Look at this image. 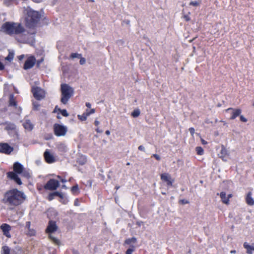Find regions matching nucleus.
I'll list each match as a JSON object with an SVG mask.
<instances>
[{"mask_svg":"<svg viewBox=\"0 0 254 254\" xmlns=\"http://www.w3.org/2000/svg\"><path fill=\"white\" fill-rule=\"evenodd\" d=\"M57 229V226L56 223L54 221H50L46 229V232L48 233H51L56 231Z\"/></svg>","mask_w":254,"mask_h":254,"instance_id":"14","label":"nucleus"},{"mask_svg":"<svg viewBox=\"0 0 254 254\" xmlns=\"http://www.w3.org/2000/svg\"><path fill=\"white\" fill-rule=\"evenodd\" d=\"M33 109L35 110H38L40 108L39 104L37 102H34L33 103Z\"/></svg>","mask_w":254,"mask_h":254,"instance_id":"35","label":"nucleus"},{"mask_svg":"<svg viewBox=\"0 0 254 254\" xmlns=\"http://www.w3.org/2000/svg\"><path fill=\"white\" fill-rule=\"evenodd\" d=\"M62 188H64V189H66V188H66V186H65V185H63V186H62Z\"/></svg>","mask_w":254,"mask_h":254,"instance_id":"61","label":"nucleus"},{"mask_svg":"<svg viewBox=\"0 0 254 254\" xmlns=\"http://www.w3.org/2000/svg\"><path fill=\"white\" fill-rule=\"evenodd\" d=\"M62 115L64 117H67L68 116L69 114L67 112L66 110H60Z\"/></svg>","mask_w":254,"mask_h":254,"instance_id":"37","label":"nucleus"},{"mask_svg":"<svg viewBox=\"0 0 254 254\" xmlns=\"http://www.w3.org/2000/svg\"><path fill=\"white\" fill-rule=\"evenodd\" d=\"M61 90L62 93L61 101L63 104H66L73 95L74 90L67 84H62Z\"/></svg>","mask_w":254,"mask_h":254,"instance_id":"4","label":"nucleus"},{"mask_svg":"<svg viewBox=\"0 0 254 254\" xmlns=\"http://www.w3.org/2000/svg\"><path fill=\"white\" fill-rule=\"evenodd\" d=\"M196 151L197 154L199 155H201L203 153V149L200 146L196 147Z\"/></svg>","mask_w":254,"mask_h":254,"instance_id":"29","label":"nucleus"},{"mask_svg":"<svg viewBox=\"0 0 254 254\" xmlns=\"http://www.w3.org/2000/svg\"><path fill=\"white\" fill-rule=\"evenodd\" d=\"M57 178H58V179H60L61 180V179H62V178H61V176H57Z\"/></svg>","mask_w":254,"mask_h":254,"instance_id":"62","label":"nucleus"},{"mask_svg":"<svg viewBox=\"0 0 254 254\" xmlns=\"http://www.w3.org/2000/svg\"><path fill=\"white\" fill-rule=\"evenodd\" d=\"M24 13L27 14L26 24L30 28L34 27L40 20L41 15L37 11L32 10L29 7L24 8Z\"/></svg>","mask_w":254,"mask_h":254,"instance_id":"2","label":"nucleus"},{"mask_svg":"<svg viewBox=\"0 0 254 254\" xmlns=\"http://www.w3.org/2000/svg\"><path fill=\"white\" fill-rule=\"evenodd\" d=\"M14 55L12 53H9L8 55L5 58V60L11 62L13 59Z\"/></svg>","mask_w":254,"mask_h":254,"instance_id":"30","label":"nucleus"},{"mask_svg":"<svg viewBox=\"0 0 254 254\" xmlns=\"http://www.w3.org/2000/svg\"><path fill=\"white\" fill-rule=\"evenodd\" d=\"M105 133H106V134L107 135H110V131H109V130H106Z\"/></svg>","mask_w":254,"mask_h":254,"instance_id":"58","label":"nucleus"},{"mask_svg":"<svg viewBox=\"0 0 254 254\" xmlns=\"http://www.w3.org/2000/svg\"><path fill=\"white\" fill-rule=\"evenodd\" d=\"M9 106H14L15 107L17 106V104L15 100V99L14 98V96L13 94L10 95L9 99Z\"/></svg>","mask_w":254,"mask_h":254,"instance_id":"22","label":"nucleus"},{"mask_svg":"<svg viewBox=\"0 0 254 254\" xmlns=\"http://www.w3.org/2000/svg\"><path fill=\"white\" fill-rule=\"evenodd\" d=\"M221 154L222 155L223 157L226 156L227 154V149L224 147H222L221 150Z\"/></svg>","mask_w":254,"mask_h":254,"instance_id":"36","label":"nucleus"},{"mask_svg":"<svg viewBox=\"0 0 254 254\" xmlns=\"http://www.w3.org/2000/svg\"><path fill=\"white\" fill-rule=\"evenodd\" d=\"M229 111H232V116L230 118V119L234 120L238 116H240L242 111L240 109H234L232 108H230L227 109L226 111L228 112Z\"/></svg>","mask_w":254,"mask_h":254,"instance_id":"12","label":"nucleus"},{"mask_svg":"<svg viewBox=\"0 0 254 254\" xmlns=\"http://www.w3.org/2000/svg\"><path fill=\"white\" fill-rule=\"evenodd\" d=\"M189 14H190V12H189V14H187V15H184V18H185V19L187 21H188L190 20V17L189 16Z\"/></svg>","mask_w":254,"mask_h":254,"instance_id":"41","label":"nucleus"},{"mask_svg":"<svg viewBox=\"0 0 254 254\" xmlns=\"http://www.w3.org/2000/svg\"><path fill=\"white\" fill-rule=\"evenodd\" d=\"M46 162L48 163H52L55 162V160L53 155L48 150H46L44 154Z\"/></svg>","mask_w":254,"mask_h":254,"instance_id":"13","label":"nucleus"},{"mask_svg":"<svg viewBox=\"0 0 254 254\" xmlns=\"http://www.w3.org/2000/svg\"><path fill=\"white\" fill-rule=\"evenodd\" d=\"M240 120L243 122H247V119L244 117L243 115H241L240 116Z\"/></svg>","mask_w":254,"mask_h":254,"instance_id":"40","label":"nucleus"},{"mask_svg":"<svg viewBox=\"0 0 254 254\" xmlns=\"http://www.w3.org/2000/svg\"><path fill=\"white\" fill-rule=\"evenodd\" d=\"M61 181L62 183H65L66 182V180L64 179H62Z\"/></svg>","mask_w":254,"mask_h":254,"instance_id":"59","label":"nucleus"},{"mask_svg":"<svg viewBox=\"0 0 254 254\" xmlns=\"http://www.w3.org/2000/svg\"><path fill=\"white\" fill-rule=\"evenodd\" d=\"M35 1L37 2H40V0H34Z\"/></svg>","mask_w":254,"mask_h":254,"instance_id":"63","label":"nucleus"},{"mask_svg":"<svg viewBox=\"0 0 254 254\" xmlns=\"http://www.w3.org/2000/svg\"><path fill=\"white\" fill-rule=\"evenodd\" d=\"M4 68V65L3 64L0 62V70H2Z\"/></svg>","mask_w":254,"mask_h":254,"instance_id":"49","label":"nucleus"},{"mask_svg":"<svg viewBox=\"0 0 254 254\" xmlns=\"http://www.w3.org/2000/svg\"><path fill=\"white\" fill-rule=\"evenodd\" d=\"M152 156L154 157L157 160H160V159H161L160 157L158 155H157L156 154H153Z\"/></svg>","mask_w":254,"mask_h":254,"instance_id":"44","label":"nucleus"},{"mask_svg":"<svg viewBox=\"0 0 254 254\" xmlns=\"http://www.w3.org/2000/svg\"><path fill=\"white\" fill-rule=\"evenodd\" d=\"M220 196L224 203L227 204L229 203V200H228V198H227V196H226V194L225 192H221L220 193Z\"/></svg>","mask_w":254,"mask_h":254,"instance_id":"20","label":"nucleus"},{"mask_svg":"<svg viewBox=\"0 0 254 254\" xmlns=\"http://www.w3.org/2000/svg\"><path fill=\"white\" fill-rule=\"evenodd\" d=\"M74 205L78 206L79 205V201L78 199H75L74 201Z\"/></svg>","mask_w":254,"mask_h":254,"instance_id":"48","label":"nucleus"},{"mask_svg":"<svg viewBox=\"0 0 254 254\" xmlns=\"http://www.w3.org/2000/svg\"><path fill=\"white\" fill-rule=\"evenodd\" d=\"M78 118L79 120L82 121H85L87 119V115L84 114V113L82 115H78Z\"/></svg>","mask_w":254,"mask_h":254,"instance_id":"34","label":"nucleus"},{"mask_svg":"<svg viewBox=\"0 0 254 254\" xmlns=\"http://www.w3.org/2000/svg\"><path fill=\"white\" fill-rule=\"evenodd\" d=\"M96 130L97 132H99V133H102L103 132L102 130H100L98 128H97L96 129Z\"/></svg>","mask_w":254,"mask_h":254,"instance_id":"55","label":"nucleus"},{"mask_svg":"<svg viewBox=\"0 0 254 254\" xmlns=\"http://www.w3.org/2000/svg\"><path fill=\"white\" fill-rule=\"evenodd\" d=\"M23 166L18 162H15L13 165V170L14 172H10L7 173V177L13 180L17 184L21 185L22 182L18 177L17 174H21L24 170Z\"/></svg>","mask_w":254,"mask_h":254,"instance_id":"5","label":"nucleus"},{"mask_svg":"<svg viewBox=\"0 0 254 254\" xmlns=\"http://www.w3.org/2000/svg\"><path fill=\"white\" fill-rule=\"evenodd\" d=\"M32 91L34 97L38 100H41L45 97V93L44 91L39 87H32Z\"/></svg>","mask_w":254,"mask_h":254,"instance_id":"7","label":"nucleus"},{"mask_svg":"<svg viewBox=\"0 0 254 254\" xmlns=\"http://www.w3.org/2000/svg\"><path fill=\"white\" fill-rule=\"evenodd\" d=\"M189 131L191 134V135L192 136L193 134L194 133L195 129L193 127H190L189 128Z\"/></svg>","mask_w":254,"mask_h":254,"instance_id":"43","label":"nucleus"},{"mask_svg":"<svg viewBox=\"0 0 254 254\" xmlns=\"http://www.w3.org/2000/svg\"><path fill=\"white\" fill-rule=\"evenodd\" d=\"M81 54H77V53H72L70 55V58L71 59H74V58H81Z\"/></svg>","mask_w":254,"mask_h":254,"instance_id":"33","label":"nucleus"},{"mask_svg":"<svg viewBox=\"0 0 254 254\" xmlns=\"http://www.w3.org/2000/svg\"><path fill=\"white\" fill-rule=\"evenodd\" d=\"M26 228L27 229H29L30 228V222H27L26 223Z\"/></svg>","mask_w":254,"mask_h":254,"instance_id":"46","label":"nucleus"},{"mask_svg":"<svg viewBox=\"0 0 254 254\" xmlns=\"http://www.w3.org/2000/svg\"><path fill=\"white\" fill-rule=\"evenodd\" d=\"M94 124L96 126H98L100 124V122L99 121L96 120L95 121Z\"/></svg>","mask_w":254,"mask_h":254,"instance_id":"51","label":"nucleus"},{"mask_svg":"<svg viewBox=\"0 0 254 254\" xmlns=\"http://www.w3.org/2000/svg\"><path fill=\"white\" fill-rule=\"evenodd\" d=\"M59 194V192H55L53 193H51L48 196L49 200H52V199H54V196L56 195V194Z\"/></svg>","mask_w":254,"mask_h":254,"instance_id":"32","label":"nucleus"},{"mask_svg":"<svg viewBox=\"0 0 254 254\" xmlns=\"http://www.w3.org/2000/svg\"><path fill=\"white\" fill-rule=\"evenodd\" d=\"M84 114L87 115V117L90 115V113L89 112H86V113H84Z\"/></svg>","mask_w":254,"mask_h":254,"instance_id":"56","label":"nucleus"},{"mask_svg":"<svg viewBox=\"0 0 254 254\" xmlns=\"http://www.w3.org/2000/svg\"><path fill=\"white\" fill-rule=\"evenodd\" d=\"M138 149L142 151H145V147L142 145H140L138 147Z\"/></svg>","mask_w":254,"mask_h":254,"instance_id":"45","label":"nucleus"},{"mask_svg":"<svg viewBox=\"0 0 254 254\" xmlns=\"http://www.w3.org/2000/svg\"><path fill=\"white\" fill-rule=\"evenodd\" d=\"M23 126L24 127L29 130L30 131L33 128V125L31 123L30 120H26L23 124Z\"/></svg>","mask_w":254,"mask_h":254,"instance_id":"18","label":"nucleus"},{"mask_svg":"<svg viewBox=\"0 0 254 254\" xmlns=\"http://www.w3.org/2000/svg\"><path fill=\"white\" fill-rule=\"evenodd\" d=\"M60 186V183L59 181L54 180L50 179L46 184L44 188L46 190H55Z\"/></svg>","mask_w":254,"mask_h":254,"instance_id":"8","label":"nucleus"},{"mask_svg":"<svg viewBox=\"0 0 254 254\" xmlns=\"http://www.w3.org/2000/svg\"><path fill=\"white\" fill-rule=\"evenodd\" d=\"M86 157L84 155H80L77 159V162L80 165H84L86 162Z\"/></svg>","mask_w":254,"mask_h":254,"instance_id":"21","label":"nucleus"},{"mask_svg":"<svg viewBox=\"0 0 254 254\" xmlns=\"http://www.w3.org/2000/svg\"><path fill=\"white\" fill-rule=\"evenodd\" d=\"M1 254H18L17 252L13 250L10 249L6 246L2 247V251Z\"/></svg>","mask_w":254,"mask_h":254,"instance_id":"15","label":"nucleus"},{"mask_svg":"<svg viewBox=\"0 0 254 254\" xmlns=\"http://www.w3.org/2000/svg\"><path fill=\"white\" fill-rule=\"evenodd\" d=\"M26 199L24 193L17 189H13L5 193L2 202L9 206L10 209L21 204Z\"/></svg>","mask_w":254,"mask_h":254,"instance_id":"1","label":"nucleus"},{"mask_svg":"<svg viewBox=\"0 0 254 254\" xmlns=\"http://www.w3.org/2000/svg\"><path fill=\"white\" fill-rule=\"evenodd\" d=\"M232 197V194H229L227 195V198H228V200H229V198Z\"/></svg>","mask_w":254,"mask_h":254,"instance_id":"57","label":"nucleus"},{"mask_svg":"<svg viewBox=\"0 0 254 254\" xmlns=\"http://www.w3.org/2000/svg\"><path fill=\"white\" fill-rule=\"evenodd\" d=\"M56 195H58V196H60L62 197V195H61V194L60 193H59V194H56Z\"/></svg>","mask_w":254,"mask_h":254,"instance_id":"64","label":"nucleus"},{"mask_svg":"<svg viewBox=\"0 0 254 254\" xmlns=\"http://www.w3.org/2000/svg\"><path fill=\"white\" fill-rule=\"evenodd\" d=\"M181 201L182 204H187L189 203V202L187 200H186L185 199L181 200Z\"/></svg>","mask_w":254,"mask_h":254,"instance_id":"47","label":"nucleus"},{"mask_svg":"<svg viewBox=\"0 0 254 254\" xmlns=\"http://www.w3.org/2000/svg\"><path fill=\"white\" fill-rule=\"evenodd\" d=\"M0 229L3 232V234L7 238H10L11 235L9 233V231L11 230V226L6 223L2 224L0 227Z\"/></svg>","mask_w":254,"mask_h":254,"instance_id":"11","label":"nucleus"},{"mask_svg":"<svg viewBox=\"0 0 254 254\" xmlns=\"http://www.w3.org/2000/svg\"><path fill=\"white\" fill-rule=\"evenodd\" d=\"M24 56L23 55H20L18 57L19 60H22L24 58Z\"/></svg>","mask_w":254,"mask_h":254,"instance_id":"52","label":"nucleus"},{"mask_svg":"<svg viewBox=\"0 0 254 254\" xmlns=\"http://www.w3.org/2000/svg\"><path fill=\"white\" fill-rule=\"evenodd\" d=\"M13 150V147L10 146L7 143H0V152L9 154Z\"/></svg>","mask_w":254,"mask_h":254,"instance_id":"10","label":"nucleus"},{"mask_svg":"<svg viewBox=\"0 0 254 254\" xmlns=\"http://www.w3.org/2000/svg\"><path fill=\"white\" fill-rule=\"evenodd\" d=\"M49 237L56 245H59L60 244V241L56 238L54 237L51 234H49Z\"/></svg>","mask_w":254,"mask_h":254,"instance_id":"24","label":"nucleus"},{"mask_svg":"<svg viewBox=\"0 0 254 254\" xmlns=\"http://www.w3.org/2000/svg\"><path fill=\"white\" fill-rule=\"evenodd\" d=\"M71 190L72 193L74 194L78 193L79 192V189L77 185L72 187Z\"/></svg>","mask_w":254,"mask_h":254,"instance_id":"27","label":"nucleus"},{"mask_svg":"<svg viewBox=\"0 0 254 254\" xmlns=\"http://www.w3.org/2000/svg\"><path fill=\"white\" fill-rule=\"evenodd\" d=\"M79 59H80V64L81 65H83L85 64L86 63V60L85 58H82L81 57V58H79Z\"/></svg>","mask_w":254,"mask_h":254,"instance_id":"39","label":"nucleus"},{"mask_svg":"<svg viewBox=\"0 0 254 254\" xmlns=\"http://www.w3.org/2000/svg\"><path fill=\"white\" fill-rule=\"evenodd\" d=\"M95 109H92L90 110V111L89 112V113H90V114H91L94 113H95Z\"/></svg>","mask_w":254,"mask_h":254,"instance_id":"54","label":"nucleus"},{"mask_svg":"<svg viewBox=\"0 0 254 254\" xmlns=\"http://www.w3.org/2000/svg\"><path fill=\"white\" fill-rule=\"evenodd\" d=\"M190 5H192L194 6H197L199 5V3L196 1H191L190 3Z\"/></svg>","mask_w":254,"mask_h":254,"instance_id":"38","label":"nucleus"},{"mask_svg":"<svg viewBox=\"0 0 254 254\" xmlns=\"http://www.w3.org/2000/svg\"><path fill=\"white\" fill-rule=\"evenodd\" d=\"M231 254H235L236 253V251L235 250H232L230 252Z\"/></svg>","mask_w":254,"mask_h":254,"instance_id":"60","label":"nucleus"},{"mask_svg":"<svg viewBox=\"0 0 254 254\" xmlns=\"http://www.w3.org/2000/svg\"><path fill=\"white\" fill-rule=\"evenodd\" d=\"M140 112L138 109L134 110L131 113V116L134 118H136L140 115Z\"/></svg>","mask_w":254,"mask_h":254,"instance_id":"25","label":"nucleus"},{"mask_svg":"<svg viewBox=\"0 0 254 254\" xmlns=\"http://www.w3.org/2000/svg\"><path fill=\"white\" fill-rule=\"evenodd\" d=\"M137 242V239L135 237H132L131 238H129L127 239L125 243L127 245H130L132 243H136Z\"/></svg>","mask_w":254,"mask_h":254,"instance_id":"23","label":"nucleus"},{"mask_svg":"<svg viewBox=\"0 0 254 254\" xmlns=\"http://www.w3.org/2000/svg\"><path fill=\"white\" fill-rule=\"evenodd\" d=\"M35 233H36L34 229L30 228V229H28L27 234V235L31 236L35 235Z\"/></svg>","mask_w":254,"mask_h":254,"instance_id":"31","label":"nucleus"},{"mask_svg":"<svg viewBox=\"0 0 254 254\" xmlns=\"http://www.w3.org/2000/svg\"><path fill=\"white\" fill-rule=\"evenodd\" d=\"M244 247L247 249V253L248 254H252L253 251H254V247L249 245L247 243L245 242L244 244Z\"/></svg>","mask_w":254,"mask_h":254,"instance_id":"19","label":"nucleus"},{"mask_svg":"<svg viewBox=\"0 0 254 254\" xmlns=\"http://www.w3.org/2000/svg\"><path fill=\"white\" fill-rule=\"evenodd\" d=\"M59 148L60 149H62L63 150H64L66 149V146L64 144H61L59 145Z\"/></svg>","mask_w":254,"mask_h":254,"instance_id":"42","label":"nucleus"},{"mask_svg":"<svg viewBox=\"0 0 254 254\" xmlns=\"http://www.w3.org/2000/svg\"><path fill=\"white\" fill-rule=\"evenodd\" d=\"M201 142L203 144H207V142L204 140L203 139H201Z\"/></svg>","mask_w":254,"mask_h":254,"instance_id":"53","label":"nucleus"},{"mask_svg":"<svg viewBox=\"0 0 254 254\" xmlns=\"http://www.w3.org/2000/svg\"><path fill=\"white\" fill-rule=\"evenodd\" d=\"M54 131L57 136H64L67 132V128L62 125H55L54 126Z\"/></svg>","mask_w":254,"mask_h":254,"instance_id":"6","label":"nucleus"},{"mask_svg":"<svg viewBox=\"0 0 254 254\" xmlns=\"http://www.w3.org/2000/svg\"><path fill=\"white\" fill-rule=\"evenodd\" d=\"M21 174H22V176L27 178H28L30 177V175L29 172L26 170H25L24 169L23 170L22 172H21Z\"/></svg>","mask_w":254,"mask_h":254,"instance_id":"28","label":"nucleus"},{"mask_svg":"<svg viewBox=\"0 0 254 254\" xmlns=\"http://www.w3.org/2000/svg\"><path fill=\"white\" fill-rule=\"evenodd\" d=\"M36 59L34 57H29L25 62L24 69L26 70L32 68L34 65Z\"/></svg>","mask_w":254,"mask_h":254,"instance_id":"9","label":"nucleus"},{"mask_svg":"<svg viewBox=\"0 0 254 254\" xmlns=\"http://www.w3.org/2000/svg\"><path fill=\"white\" fill-rule=\"evenodd\" d=\"M86 106L89 108H91V105L90 103L87 102L86 103Z\"/></svg>","mask_w":254,"mask_h":254,"instance_id":"50","label":"nucleus"},{"mask_svg":"<svg viewBox=\"0 0 254 254\" xmlns=\"http://www.w3.org/2000/svg\"><path fill=\"white\" fill-rule=\"evenodd\" d=\"M245 199L246 203L249 205L253 206L254 205V199L252 197V192L250 191L247 194Z\"/></svg>","mask_w":254,"mask_h":254,"instance_id":"17","label":"nucleus"},{"mask_svg":"<svg viewBox=\"0 0 254 254\" xmlns=\"http://www.w3.org/2000/svg\"><path fill=\"white\" fill-rule=\"evenodd\" d=\"M135 251V247L131 245L130 248L127 250L126 254H132V252Z\"/></svg>","mask_w":254,"mask_h":254,"instance_id":"26","label":"nucleus"},{"mask_svg":"<svg viewBox=\"0 0 254 254\" xmlns=\"http://www.w3.org/2000/svg\"><path fill=\"white\" fill-rule=\"evenodd\" d=\"M1 31L9 35L20 34L24 29L20 23L7 22L2 25Z\"/></svg>","mask_w":254,"mask_h":254,"instance_id":"3","label":"nucleus"},{"mask_svg":"<svg viewBox=\"0 0 254 254\" xmlns=\"http://www.w3.org/2000/svg\"><path fill=\"white\" fill-rule=\"evenodd\" d=\"M161 179L163 181H165L167 183V184L169 186L172 185V182L171 181V176L167 173L162 174L161 175Z\"/></svg>","mask_w":254,"mask_h":254,"instance_id":"16","label":"nucleus"}]
</instances>
